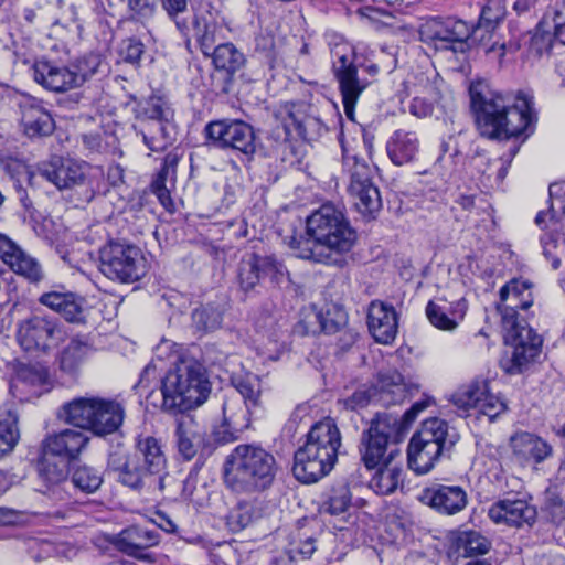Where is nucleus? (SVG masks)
<instances>
[{
  "label": "nucleus",
  "instance_id": "59",
  "mask_svg": "<svg viewBox=\"0 0 565 565\" xmlns=\"http://www.w3.org/2000/svg\"><path fill=\"white\" fill-rule=\"evenodd\" d=\"M377 396V387L373 385H362L352 395L343 398L341 403L345 409L359 411L366 407Z\"/></svg>",
  "mask_w": 565,
  "mask_h": 565
},
{
  "label": "nucleus",
  "instance_id": "35",
  "mask_svg": "<svg viewBox=\"0 0 565 565\" xmlns=\"http://www.w3.org/2000/svg\"><path fill=\"white\" fill-rule=\"evenodd\" d=\"M390 159L396 166L413 161L419 150V140L415 132L396 130L386 145Z\"/></svg>",
  "mask_w": 565,
  "mask_h": 565
},
{
  "label": "nucleus",
  "instance_id": "45",
  "mask_svg": "<svg viewBox=\"0 0 565 565\" xmlns=\"http://www.w3.org/2000/svg\"><path fill=\"white\" fill-rule=\"evenodd\" d=\"M232 384L243 397L248 414L260 407L262 387L258 376L252 373L237 375L232 379Z\"/></svg>",
  "mask_w": 565,
  "mask_h": 565
},
{
  "label": "nucleus",
  "instance_id": "2",
  "mask_svg": "<svg viewBox=\"0 0 565 565\" xmlns=\"http://www.w3.org/2000/svg\"><path fill=\"white\" fill-rule=\"evenodd\" d=\"M306 235L286 237L296 257L327 265H340L341 256L351 250L356 233L343 210L322 204L306 220Z\"/></svg>",
  "mask_w": 565,
  "mask_h": 565
},
{
  "label": "nucleus",
  "instance_id": "58",
  "mask_svg": "<svg viewBox=\"0 0 565 565\" xmlns=\"http://www.w3.org/2000/svg\"><path fill=\"white\" fill-rule=\"evenodd\" d=\"M262 278L268 277L270 281L280 286L288 280V271L275 256H260Z\"/></svg>",
  "mask_w": 565,
  "mask_h": 565
},
{
  "label": "nucleus",
  "instance_id": "9",
  "mask_svg": "<svg viewBox=\"0 0 565 565\" xmlns=\"http://www.w3.org/2000/svg\"><path fill=\"white\" fill-rule=\"evenodd\" d=\"M99 269L109 279L135 282L146 274V259L139 247L109 242L99 250Z\"/></svg>",
  "mask_w": 565,
  "mask_h": 565
},
{
  "label": "nucleus",
  "instance_id": "15",
  "mask_svg": "<svg viewBox=\"0 0 565 565\" xmlns=\"http://www.w3.org/2000/svg\"><path fill=\"white\" fill-rule=\"evenodd\" d=\"M204 131L206 138L218 148H231L246 156L256 150L254 129L242 120L213 121L206 125Z\"/></svg>",
  "mask_w": 565,
  "mask_h": 565
},
{
  "label": "nucleus",
  "instance_id": "29",
  "mask_svg": "<svg viewBox=\"0 0 565 565\" xmlns=\"http://www.w3.org/2000/svg\"><path fill=\"white\" fill-rule=\"evenodd\" d=\"M39 302L60 313L68 322L85 321V299L72 291H49L39 298Z\"/></svg>",
  "mask_w": 565,
  "mask_h": 565
},
{
  "label": "nucleus",
  "instance_id": "56",
  "mask_svg": "<svg viewBox=\"0 0 565 565\" xmlns=\"http://www.w3.org/2000/svg\"><path fill=\"white\" fill-rule=\"evenodd\" d=\"M103 61L97 54H88L72 63V68L77 83V87L82 86L87 79L99 72Z\"/></svg>",
  "mask_w": 565,
  "mask_h": 565
},
{
  "label": "nucleus",
  "instance_id": "43",
  "mask_svg": "<svg viewBox=\"0 0 565 565\" xmlns=\"http://www.w3.org/2000/svg\"><path fill=\"white\" fill-rule=\"evenodd\" d=\"M456 551L465 557H473L487 554L491 548V542L478 531H460L454 539Z\"/></svg>",
  "mask_w": 565,
  "mask_h": 565
},
{
  "label": "nucleus",
  "instance_id": "17",
  "mask_svg": "<svg viewBox=\"0 0 565 565\" xmlns=\"http://www.w3.org/2000/svg\"><path fill=\"white\" fill-rule=\"evenodd\" d=\"M22 132L30 139L53 134L55 122L44 103L31 95H22L17 102Z\"/></svg>",
  "mask_w": 565,
  "mask_h": 565
},
{
  "label": "nucleus",
  "instance_id": "31",
  "mask_svg": "<svg viewBox=\"0 0 565 565\" xmlns=\"http://www.w3.org/2000/svg\"><path fill=\"white\" fill-rule=\"evenodd\" d=\"M535 224L545 233L541 236V244L544 256L551 260L554 269L561 265V259L556 256V248L562 238V222L556 215L553 205L547 211H541L535 217Z\"/></svg>",
  "mask_w": 565,
  "mask_h": 565
},
{
  "label": "nucleus",
  "instance_id": "50",
  "mask_svg": "<svg viewBox=\"0 0 565 565\" xmlns=\"http://www.w3.org/2000/svg\"><path fill=\"white\" fill-rule=\"evenodd\" d=\"M449 309L435 301H429L426 306V315L433 326L441 330H454L458 326V319H462L463 310H452V317L448 316Z\"/></svg>",
  "mask_w": 565,
  "mask_h": 565
},
{
  "label": "nucleus",
  "instance_id": "4",
  "mask_svg": "<svg viewBox=\"0 0 565 565\" xmlns=\"http://www.w3.org/2000/svg\"><path fill=\"white\" fill-rule=\"evenodd\" d=\"M276 472L270 452L254 445H238L224 465V481L234 492L256 493L271 486Z\"/></svg>",
  "mask_w": 565,
  "mask_h": 565
},
{
  "label": "nucleus",
  "instance_id": "39",
  "mask_svg": "<svg viewBox=\"0 0 565 565\" xmlns=\"http://www.w3.org/2000/svg\"><path fill=\"white\" fill-rule=\"evenodd\" d=\"M377 395L384 404H396L406 396L404 376L396 370H388L379 374Z\"/></svg>",
  "mask_w": 565,
  "mask_h": 565
},
{
  "label": "nucleus",
  "instance_id": "26",
  "mask_svg": "<svg viewBox=\"0 0 565 565\" xmlns=\"http://www.w3.org/2000/svg\"><path fill=\"white\" fill-rule=\"evenodd\" d=\"M514 459L522 466L537 465L552 455V446L537 435L520 431L511 436Z\"/></svg>",
  "mask_w": 565,
  "mask_h": 565
},
{
  "label": "nucleus",
  "instance_id": "36",
  "mask_svg": "<svg viewBox=\"0 0 565 565\" xmlns=\"http://www.w3.org/2000/svg\"><path fill=\"white\" fill-rule=\"evenodd\" d=\"M97 397H78L64 404L58 416L64 422L82 429L92 430Z\"/></svg>",
  "mask_w": 565,
  "mask_h": 565
},
{
  "label": "nucleus",
  "instance_id": "13",
  "mask_svg": "<svg viewBox=\"0 0 565 565\" xmlns=\"http://www.w3.org/2000/svg\"><path fill=\"white\" fill-rule=\"evenodd\" d=\"M422 40L433 43L437 50L465 52L471 28L462 20L433 18L420 26Z\"/></svg>",
  "mask_w": 565,
  "mask_h": 565
},
{
  "label": "nucleus",
  "instance_id": "12",
  "mask_svg": "<svg viewBox=\"0 0 565 565\" xmlns=\"http://www.w3.org/2000/svg\"><path fill=\"white\" fill-rule=\"evenodd\" d=\"M57 321L44 315L33 313L18 324L17 339L25 351L47 352L63 339Z\"/></svg>",
  "mask_w": 565,
  "mask_h": 565
},
{
  "label": "nucleus",
  "instance_id": "7",
  "mask_svg": "<svg viewBox=\"0 0 565 565\" xmlns=\"http://www.w3.org/2000/svg\"><path fill=\"white\" fill-rule=\"evenodd\" d=\"M399 429V419L391 414H377L361 439V459L367 469H375L402 457L396 444L391 443Z\"/></svg>",
  "mask_w": 565,
  "mask_h": 565
},
{
  "label": "nucleus",
  "instance_id": "62",
  "mask_svg": "<svg viewBox=\"0 0 565 565\" xmlns=\"http://www.w3.org/2000/svg\"><path fill=\"white\" fill-rule=\"evenodd\" d=\"M469 167L480 174L482 179L489 180L491 178V166L492 161L483 150L478 147L475 149V153L468 159Z\"/></svg>",
  "mask_w": 565,
  "mask_h": 565
},
{
  "label": "nucleus",
  "instance_id": "33",
  "mask_svg": "<svg viewBox=\"0 0 565 565\" xmlns=\"http://www.w3.org/2000/svg\"><path fill=\"white\" fill-rule=\"evenodd\" d=\"M95 407L92 431L98 436L117 431L124 422V406L117 401L97 397Z\"/></svg>",
  "mask_w": 565,
  "mask_h": 565
},
{
  "label": "nucleus",
  "instance_id": "21",
  "mask_svg": "<svg viewBox=\"0 0 565 565\" xmlns=\"http://www.w3.org/2000/svg\"><path fill=\"white\" fill-rule=\"evenodd\" d=\"M39 173L58 190L72 189L84 184L86 166L71 158L54 157L39 167Z\"/></svg>",
  "mask_w": 565,
  "mask_h": 565
},
{
  "label": "nucleus",
  "instance_id": "49",
  "mask_svg": "<svg viewBox=\"0 0 565 565\" xmlns=\"http://www.w3.org/2000/svg\"><path fill=\"white\" fill-rule=\"evenodd\" d=\"M223 310L212 303L195 308L192 312V323L196 331L211 332L221 327Z\"/></svg>",
  "mask_w": 565,
  "mask_h": 565
},
{
  "label": "nucleus",
  "instance_id": "57",
  "mask_svg": "<svg viewBox=\"0 0 565 565\" xmlns=\"http://www.w3.org/2000/svg\"><path fill=\"white\" fill-rule=\"evenodd\" d=\"M228 405H223L224 420L214 431V440L218 444H227L238 439L244 425H241L233 415H228Z\"/></svg>",
  "mask_w": 565,
  "mask_h": 565
},
{
  "label": "nucleus",
  "instance_id": "60",
  "mask_svg": "<svg viewBox=\"0 0 565 565\" xmlns=\"http://www.w3.org/2000/svg\"><path fill=\"white\" fill-rule=\"evenodd\" d=\"M15 384H24L31 387H40L47 382V372L43 369H36L30 365H22L18 369Z\"/></svg>",
  "mask_w": 565,
  "mask_h": 565
},
{
  "label": "nucleus",
  "instance_id": "38",
  "mask_svg": "<svg viewBox=\"0 0 565 565\" xmlns=\"http://www.w3.org/2000/svg\"><path fill=\"white\" fill-rule=\"evenodd\" d=\"M19 439V413L6 405L0 408V458L11 452Z\"/></svg>",
  "mask_w": 565,
  "mask_h": 565
},
{
  "label": "nucleus",
  "instance_id": "40",
  "mask_svg": "<svg viewBox=\"0 0 565 565\" xmlns=\"http://www.w3.org/2000/svg\"><path fill=\"white\" fill-rule=\"evenodd\" d=\"M376 473L371 479V488L380 494L387 495L393 493L402 481L403 468L402 460L395 459L377 467Z\"/></svg>",
  "mask_w": 565,
  "mask_h": 565
},
{
  "label": "nucleus",
  "instance_id": "18",
  "mask_svg": "<svg viewBox=\"0 0 565 565\" xmlns=\"http://www.w3.org/2000/svg\"><path fill=\"white\" fill-rule=\"evenodd\" d=\"M175 422V444L178 452L184 460L193 459L199 451L202 456H210L214 451L213 443L206 438L191 416L182 414Z\"/></svg>",
  "mask_w": 565,
  "mask_h": 565
},
{
  "label": "nucleus",
  "instance_id": "14",
  "mask_svg": "<svg viewBox=\"0 0 565 565\" xmlns=\"http://www.w3.org/2000/svg\"><path fill=\"white\" fill-rule=\"evenodd\" d=\"M160 539L159 531L140 525H130L117 534L107 536V541L118 552L148 564L156 562L154 554L149 550L157 546Z\"/></svg>",
  "mask_w": 565,
  "mask_h": 565
},
{
  "label": "nucleus",
  "instance_id": "32",
  "mask_svg": "<svg viewBox=\"0 0 565 565\" xmlns=\"http://www.w3.org/2000/svg\"><path fill=\"white\" fill-rule=\"evenodd\" d=\"M305 104H294L288 110L285 128L288 134L295 132L303 140H316L326 131L323 122L315 115L307 114Z\"/></svg>",
  "mask_w": 565,
  "mask_h": 565
},
{
  "label": "nucleus",
  "instance_id": "46",
  "mask_svg": "<svg viewBox=\"0 0 565 565\" xmlns=\"http://www.w3.org/2000/svg\"><path fill=\"white\" fill-rule=\"evenodd\" d=\"M311 318L319 324L320 330L328 334L338 333L347 323V315L342 310H335L334 312L328 310L326 315L321 312H313L308 315L301 322V324L305 323L303 332L306 334L315 333L317 331L309 327V324H312V321H310Z\"/></svg>",
  "mask_w": 565,
  "mask_h": 565
},
{
  "label": "nucleus",
  "instance_id": "27",
  "mask_svg": "<svg viewBox=\"0 0 565 565\" xmlns=\"http://www.w3.org/2000/svg\"><path fill=\"white\" fill-rule=\"evenodd\" d=\"M109 466L117 472L118 481L128 488L134 490L158 489L156 479L141 465V458L111 456Z\"/></svg>",
  "mask_w": 565,
  "mask_h": 565
},
{
  "label": "nucleus",
  "instance_id": "20",
  "mask_svg": "<svg viewBox=\"0 0 565 565\" xmlns=\"http://www.w3.org/2000/svg\"><path fill=\"white\" fill-rule=\"evenodd\" d=\"M488 516L495 524L521 527L532 524L536 519V509L530 504L526 498L507 495L494 502L488 511Z\"/></svg>",
  "mask_w": 565,
  "mask_h": 565
},
{
  "label": "nucleus",
  "instance_id": "53",
  "mask_svg": "<svg viewBox=\"0 0 565 565\" xmlns=\"http://www.w3.org/2000/svg\"><path fill=\"white\" fill-rule=\"evenodd\" d=\"M553 47V36L548 30L539 24L533 32L527 47V60L537 61L548 56Z\"/></svg>",
  "mask_w": 565,
  "mask_h": 565
},
{
  "label": "nucleus",
  "instance_id": "3",
  "mask_svg": "<svg viewBox=\"0 0 565 565\" xmlns=\"http://www.w3.org/2000/svg\"><path fill=\"white\" fill-rule=\"evenodd\" d=\"M341 433L327 417L311 426L306 443L294 456L292 472L302 483H313L334 468L341 447Z\"/></svg>",
  "mask_w": 565,
  "mask_h": 565
},
{
  "label": "nucleus",
  "instance_id": "47",
  "mask_svg": "<svg viewBox=\"0 0 565 565\" xmlns=\"http://www.w3.org/2000/svg\"><path fill=\"white\" fill-rule=\"evenodd\" d=\"M212 58L217 70H223L230 75L239 71L246 62L244 54L232 43L217 45L213 50Z\"/></svg>",
  "mask_w": 565,
  "mask_h": 565
},
{
  "label": "nucleus",
  "instance_id": "19",
  "mask_svg": "<svg viewBox=\"0 0 565 565\" xmlns=\"http://www.w3.org/2000/svg\"><path fill=\"white\" fill-rule=\"evenodd\" d=\"M419 501L441 515H455L468 505L467 491L460 486L433 484L425 488Z\"/></svg>",
  "mask_w": 565,
  "mask_h": 565
},
{
  "label": "nucleus",
  "instance_id": "5",
  "mask_svg": "<svg viewBox=\"0 0 565 565\" xmlns=\"http://www.w3.org/2000/svg\"><path fill=\"white\" fill-rule=\"evenodd\" d=\"M162 408L185 413L202 405L211 393L204 367L194 360H183L161 381Z\"/></svg>",
  "mask_w": 565,
  "mask_h": 565
},
{
  "label": "nucleus",
  "instance_id": "37",
  "mask_svg": "<svg viewBox=\"0 0 565 565\" xmlns=\"http://www.w3.org/2000/svg\"><path fill=\"white\" fill-rule=\"evenodd\" d=\"M352 509V494L345 483L331 487L326 493L320 505L321 514L339 518L340 522H348Z\"/></svg>",
  "mask_w": 565,
  "mask_h": 565
},
{
  "label": "nucleus",
  "instance_id": "61",
  "mask_svg": "<svg viewBox=\"0 0 565 565\" xmlns=\"http://www.w3.org/2000/svg\"><path fill=\"white\" fill-rule=\"evenodd\" d=\"M543 509L552 522L562 523L565 520V501L555 490H546Z\"/></svg>",
  "mask_w": 565,
  "mask_h": 565
},
{
  "label": "nucleus",
  "instance_id": "48",
  "mask_svg": "<svg viewBox=\"0 0 565 565\" xmlns=\"http://www.w3.org/2000/svg\"><path fill=\"white\" fill-rule=\"evenodd\" d=\"M316 550L315 536L298 533L297 537L289 543L286 553L276 558L275 562L281 563V565H290L299 559L310 558Z\"/></svg>",
  "mask_w": 565,
  "mask_h": 565
},
{
  "label": "nucleus",
  "instance_id": "54",
  "mask_svg": "<svg viewBox=\"0 0 565 565\" xmlns=\"http://www.w3.org/2000/svg\"><path fill=\"white\" fill-rule=\"evenodd\" d=\"M504 0H488L481 9L478 25L487 31L494 30L505 18Z\"/></svg>",
  "mask_w": 565,
  "mask_h": 565
},
{
  "label": "nucleus",
  "instance_id": "30",
  "mask_svg": "<svg viewBox=\"0 0 565 565\" xmlns=\"http://www.w3.org/2000/svg\"><path fill=\"white\" fill-rule=\"evenodd\" d=\"M367 326L376 342L392 343L397 334V317L394 308L373 301L369 308Z\"/></svg>",
  "mask_w": 565,
  "mask_h": 565
},
{
  "label": "nucleus",
  "instance_id": "11",
  "mask_svg": "<svg viewBox=\"0 0 565 565\" xmlns=\"http://www.w3.org/2000/svg\"><path fill=\"white\" fill-rule=\"evenodd\" d=\"M507 331V341L513 345L510 358L500 361L501 367L508 374L522 373L525 366L535 360L541 352L542 338L527 324L522 323L519 316L513 317V322L502 320Z\"/></svg>",
  "mask_w": 565,
  "mask_h": 565
},
{
  "label": "nucleus",
  "instance_id": "51",
  "mask_svg": "<svg viewBox=\"0 0 565 565\" xmlns=\"http://www.w3.org/2000/svg\"><path fill=\"white\" fill-rule=\"evenodd\" d=\"M71 483L82 492L94 493L103 483V475L93 467L78 466L72 472Z\"/></svg>",
  "mask_w": 565,
  "mask_h": 565
},
{
  "label": "nucleus",
  "instance_id": "52",
  "mask_svg": "<svg viewBox=\"0 0 565 565\" xmlns=\"http://www.w3.org/2000/svg\"><path fill=\"white\" fill-rule=\"evenodd\" d=\"M258 516L259 513L254 503L242 501L230 511L226 520L233 532H239L250 525Z\"/></svg>",
  "mask_w": 565,
  "mask_h": 565
},
{
  "label": "nucleus",
  "instance_id": "16",
  "mask_svg": "<svg viewBox=\"0 0 565 565\" xmlns=\"http://www.w3.org/2000/svg\"><path fill=\"white\" fill-rule=\"evenodd\" d=\"M452 403L458 409H478L479 414L493 422L508 408L507 403L489 392L487 381H475L452 395Z\"/></svg>",
  "mask_w": 565,
  "mask_h": 565
},
{
  "label": "nucleus",
  "instance_id": "22",
  "mask_svg": "<svg viewBox=\"0 0 565 565\" xmlns=\"http://www.w3.org/2000/svg\"><path fill=\"white\" fill-rule=\"evenodd\" d=\"M0 258L12 271L36 284L44 277L40 263L26 254L15 242L0 233Z\"/></svg>",
  "mask_w": 565,
  "mask_h": 565
},
{
  "label": "nucleus",
  "instance_id": "25",
  "mask_svg": "<svg viewBox=\"0 0 565 565\" xmlns=\"http://www.w3.org/2000/svg\"><path fill=\"white\" fill-rule=\"evenodd\" d=\"M141 458V465L156 479L159 490L164 489L167 472V458L161 443L153 436H139L136 440V452L132 455Z\"/></svg>",
  "mask_w": 565,
  "mask_h": 565
},
{
  "label": "nucleus",
  "instance_id": "28",
  "mask_svg": "<svg viewBox=\"0 0 565 565\" xmlns=\"http://www.w3.org/2000/svg\"><path fill=\"white\" fill-rule=\"evenodd\" d=\"M34 81L49 90L66 92L77 87L72 65H57L42 60L33 66Z\"/></svg>",
  "mask_w": 565,
  "mask_h": 565
},
{
  "label": "nucleus",
  "instance_id": "41",
  "mask_svg": "<svg viewBox=\"0 0 565 565\" xmlns=\"http://www.w3.org/2000/svg\"><path fill=\"white\" fill-rule=\"evenodd\" d=\"M136 122H153L161 119H173L174 111L171 105L160 96L152 95L147 99L140 100L135 109Z\"/></svg>",
  "mask_w": 565,
  "mask_h": 565
},
{
  "label": "nucleus",
  "instance_id": "34",
  "mask_svg": "<svg viewBox=\"0 0 565 565\" xmlns=\"http://www.w3.org/2000/svg\"><path fill=\"white\" fill-rule=\"evenodd\" d=\"M137 134L142 136L143 143L151 151H163L172 143L175 137L173 119H161L153 122H139L134 125Z\"/></svg>",
  "mask_w": 565,
  "mask_h": 565
},
{
  "label": "nucleus",
  "instance_id": "55",
  "mask_svg": "<svg viewBox=\"0 0 565 565\" xmlns=\"http://www.w3.org/2000/svg\"><path fill=\"white\" fill-rule=\"evenodd\" d=\"M161 4L167 15L174 22L177 29L182 34H188V14L190 13L188 0H161Z\"/></svg>",
  "mask_w": 565,
  "mask_h": 565
},
{
  "label": "nucleus",
  "instance_id": "44",
  "mask_svg": "<svg viewBox=\"0 0 565 565\" xmlns=\"http://www.w3.org/2000/svg\"><path fill=\"white\" fill-rule=\"evenodd\" d=\"M93 352L92 345L84 338H73L60 355V366L64 372L74 373Z\"/></svg>",
  "mask_w": 565,
  "mask_h": 565
},
{
  "label": "nucleus",
  "instance_id": "1",
  "mask_svg": "<svg viewBox=\"0 0 565 565\" xmlns=\"http://www.w3.org/2000/svg\"><path fill=\"white\" fill-rule=\"evenodd\" d=\"M471 109L479 135L489 140L518 138L536 121L533 96L518 92L512 105L484 82L469 88Z\"/></svg>",
  "mask_w": 565,
  "mask_h": 565
},
{
  "label": "nucleus",
  "instance_id": "63",
  "mask_svg": "<svg viewBox=\"0 0 565 565\" xmlns=\"http://www.w3.org/2000/svg\"><path fill=\"white\" fill-rule=\"evenodd\" d=\"M143 49V43L140 40L129 38L121 42L119 54L124 61L134 64L140 60Z\"/></svg>",
  "mask_w": 565,
  "mask_h": 565
},
{
  "label": "nucleus",
  "instance_id": "24",
  "mask_svg": "<svg viewBox=\"0 0 565 565\" xmlns=\"http://www.w3.org/2000/svg\"><path fill=\"white\" fill-rule=\"evenodd\" d=\"M88 443L89 437L83 430L68 428L47 435L42 440L41 447L44 455L74 460L87 447Z\"/></svg>",
  "mask_w": 565,
  "mask_h": 565
},
{
  "label": "nucleus",
  "instance_id": "64",
  "mask_svg": "<svg viewBox=\"0 0 565 565\" xmlns=\"http://www.w3.org/2000/svg\"><path fill=\"white\" fill-rule=\"evenodd\" d=\"M434 106L430 102L422 97H415L411 102L409 111L418 118H425L431 115Z\"/></svg>",
  "mask_w": 565,
  "mask_h": 565
},
{
  "label": "nucleus",
  "instance_id": "8",
  "mask_svg": "<svg viewBox=\"0 0 565 565\" xmlns=\"http://www.w3.org/2000/svg\"><path fill=\"white\" fill-rule=\"evenodd\" d=\"M331 56L332 71L339 84L344 114L350 120H354L355 104L371 81L359 75L354 63L355 52L349 43H335L331 47Z\"/></svg>",
  "mask_w": 565,
  "mask_h": 565
},
{
  "label": "nucleus",
  "instance_id": "10",
  "mask_svg": "<svg viewBox=\"0 0 565 565\" xmlns=\"http://www.w3.org/2000/svg\"><path fill=\"white\" fill-rule=\"evenodd\" d=\"M343 169L349 174L348 186L358 211L374 218L382 207L379 188L373 183V169L355 156L343 158Z\"/></svg>",
  "mask_w": 565,
  "mask_h": 565
},
{
  "label": "nucleus",
  "instance_id": "42",
  "mask_svg": "<svg viewBox=\"0 0 565 565\" xmlns=\"http://www.w3.org/2000/svg\"><path fill=\"white\" fill-rule=\"evenodd\" d=\"M260 279V255L255 253L245 254L241 258L236 270V281L239 289L245 294L254 291L255 288L259 285Z\"/></svg>",
  "mask_w": 565,
  "mask_h": 565
},
{
  "label": "nucleus",
  "instance_id": "6",
  "mask_svg": "<svg viewBox=\"0 0 565 565\" xmlns=\"http://www.w3.org/2000/svg\"><path fill=\"white\" fill-rule=\"evenodd\" d=\"M459 440V434L438 417L423 422L422 428L412 437L408 449V467L417 475L429 472L440 457L448 454Z\"/></svg>",
  "mask_w": 565,
  "mask_h": 565
},
{
  "label": "nucleus",
  "instance_id": "23",
  "mask_svg": "<svg viewBox=\"0 0 565 565\" xmlns=\"http://www.w3.org/2000/svg\"><path fill=\"white\" fill-rule=\"evenodd\" d=\"M533 284L524 279H511L500 289L498 310L502 320L513 322L519 310H527L533 306Z\"/></svg>",
  "mask_w": 565,
  "mask_h": 565
}]
</instances>
